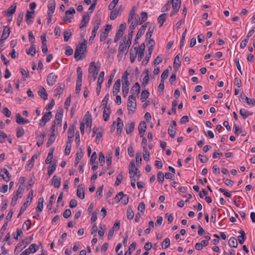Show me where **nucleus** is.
I'll return each instance as SVG.
<instances>
[{"label":"nucleus","instance_id":"f257e3e1","mask_svg":"<svg viewBox=\"0 0 255 255\" xmlns=\"http://www.w3.org/2000/svg\"><path fill=\"white\" fill-rule=\"evenodd\" d=\"M87 49V41L84 40V42L80 45H77L76 47L74 53V58L77 61L80 60L84 58L86 55L84 54V52L86 51Z\"/></svg>","mask_w":255,"mask_h":255},{"label":"nucleus","instance_id":"f03ea898","mask_svg":"<svg viewBox=\"0 0 255 255\" xmlns=\"http://www.w3.org/2000/svg\"><path fill=\"white\" fill-rule=\"evenodd\" d=\"M148 23V22H147L146 23L142 25L141 26L140 28L138 30V31L137 32V33L136 34V35L135 36V39L134 40V44H133L134 46L135 45H136V44H138V40L144 34V33L145 32V29H146V28L147 27V24Z\"/></svg>","mask_w":255,"mask_h":255},{"label":"nucleus","instance_id":"7ed1b4c3","mask_svg":"<svg viewBox=\"0 0 255 255\" xmlns=\"http://www.w3.org/2000/svg\"><path fill=\"white\" fill-rule=\"evenodd\" d=\"M137 172L138 169L135 165L134 161L133 160H131L129 165V173L130 174V177H134L135 175H137Z\"/></svg>","mask_w":255,"mask_h":255},{"label":"nucleus","instance_id":"20e7f679","mask_svg":"<svg viewBox=\"0 0 255 255\" xmlns=\"http://www.w3.org/2000/svg\"><path fill=\"white\" fill-rule=\"evenodd\" d=\"M57 76L53 72L50 73L47 77V83L49 86H53L57 81Z\"/></svg>","mask_w":255,"mask_h":255},{"label":"nucleus","instance_id":"39448f33","mask_svg":"<svg viewBox=\"0 0 255 255\" xmlns=\"http://www.w3.org/2000/svg\"><path fill=\"white\" fill-rule=\"evenodd\" d=\"M16 9V3H14L6 10L2 11V13L6 16H9L14 14Z\"/></svg>","mask_w":255,"mask_h":255},{"label":"nucleus","instance_id":"423d86ee","mask_svg":"<svg viewBox=\"0 0 255 255\" xmlns=\"http://www.w3.org/2000/svg\"><path fill=\"white\" fill-rule=\"evenodd\" d=\"M76 12L74 7H71L69 10H66L65 12V18H63V20L68 21V22H71V18L73 17V14Z\"/></svg>","mask_w":255,"mask_h":255},{"label":"nucleus","instance_id":"0eeeda50","mask_svg":"<svg viewBox=\"0 0 255 255\" xmlns=\"http://www.w3.org/2000/svg\"><path fill=\"white\" fill-rule=\"evenodd\" d=\"M131 43H130V42L127 40V37L126 35L122 38L120 45L122 44V46H123L124 48V52H125L126 54H127L128 51V49L131 45Z\"/></svg>","mask_w":255,"mask_h":255},{"label":"nucleus","instance_id":"6e6552de","mask_svg":"<svg viewBox=\"0 0 255 255\" xmlns=\"http://www.w3.org/2000/svg\"><path fill=\"white\" fill-rule=\"evenodd\" d=\"M241 98L244 102H246L248 105L255 106V99H250L246 96L244 92L241 94Z\"/></svg>","mask_w":255,"mask_h":255},{"label":"nucleus","instance_id":"1a4fd4ad","mask_svg":"<svg viewBox=\"0 0 255 255\" xmlns=\"http://www.w3.org/2000/svg\"><path fill=\"white\" fill-rule=\"evenodd\" d=\"M133 101H135V97L133 95L128 96V108L135 109L136 108V103Z\"/></svg>","mask_w":255,"mask_h":255},{"label":"nucleus","instance_id":"9d476101","mask_svg":"<svg viewBox=\"0 0 255 255\" xmlns=\"http://www.w3.org/2000/svg\"><path fill=\"white\" fill-rule=\"evenodd\" d=\"M90 20V16L88 12H85L83 14L82 19L81 22V24L80 25V28H83L86 26L87 24L88 23Z\"/></svg>","mask_w":255,"mask_h":255},{"label":"nucleus","instance_id":"9b49d317","mask_svg":"<svg viewBox=\"0 0 255 255\" xmlns=\"http://www.w3.org/2000/svg\"><path fill=\"white\" fill-rule=\"evenodd\" d=\"M0 176L6 182H8L10 180V175L6 168H3L0 170Z\"/></svg>","mask_w":255,"mask_h":255},{"label":"nucleus","instance_id":"f8f14e48","mask_svg":"<svg viewBox=\"0 0 255 255\" xmlns=\"http://www.w3.org/2000/svg\"><path fill=\"white\" fill-rule=\"evenodd\" d=\"M55 6L56 3L54 0L49 1L47 5L48 9L47 11L48 16H51V14H53L55 11Z\"/></svg>","mask_w":255,"mask_h":255},{"label":"nucleus","instance_id":"ddd939ff","mask_svg":"<svg viewBox=\"0 0 255 255\" xmlns=\"http://www.w3.org/2000/svg\"><path fill=\"white\" fill-rule=\"evenodd\" d=\"M10 28L7 26H4L2 34L1 36V38L0 39V43H1L2 41H3L4 40H5L8 37L10 34Z\"/></svg>","mask_w":255,"mask_h":255},{"label":"nucleus","instance_id":"4468645a","mask_svg":"<svg viewBox=\"0 0 255 255\" xmlns=\"http://www.w3.org/2000/svg\"><path fill=\"white\" fill-rule=\"evenodd\" d=\"M77 196L81 199L85 198V187L83 184H80L78 186Z\"/></svg>","mask_w":255,"mask_h":255},{"label":"nucleus","instance_id":"2eb2a0df","mask_svg":"<svg viewBox=\"0 0 255 255\" xmlns=\"http://www.w3.org/2000/svg\"><path fill=\"white\" fill-rule=\"evenodd\" d=\"M100 71V67H97L95 62H92L89 65L88 72L91 73H99Z\"/></svg>","mask_w":255,"mask_h":255},{"label":"nucleus","instance_id":"dca6fc26","mask_svg":"<svg viewBox=\"0 0 255 255\" xmlns=\"http://www.w3.org/2000/svg\"><path fill=\"white\" fill-rule=\"evenodd\" d=\"M61 179L60 177L54 175L51 180V184L53 185L55 188H58L61 185Z\"/></svg>","mask_w":255,"mask_h":255},{"label":"nucleus","instance_id":"f3484780","mask_svg":"<svg viewBox=\"0 0 255 255\" xmlns=\"http://www.w3.org/2000/svg\"><path fill=\"white\" fill-rule=\"evenodd\" d=\"M140 91V86L138 82H136L134 85L132 87L131 89V95H133L134 97L138 95Z\"/></svg>","mask_w":255,"mask_h":255},{"label":"nucleus","instance_id":"a211bd4d","mask_svg":"<svg viewBox=\"0 0 255 255\" xmlns=\"http://www.w3.org/2000/svg\"><path fill=\"white\" fill-rule=\"evenodd\" d=\"M139 134L140 137H142L145 132L146 128V125L145 122L142 121L138 125Z\"/></svg>","mask_w":255,"mask_h":255},{"label":"nucleus","instance_id":"6ab92c4d","mask_svg":"<svg viewBox=\"0 0 255 255\" xmlns=\"http://www.w3.org/2000/svg\"><path fill=\"white\" fill-rule=\"evenodd\" d=\"M121 81L120 79H117L113 87V95H116L120 92Z\"/></svg>","mask_w":255,"mask_h":255},{"label":"nucleus","instance_id":"aec40b11","mask_svg":"<svg viewBox=\"0 0 255 255\" xmlns=\"http://www.w3.org/2000/svg\"><path fill=\"white\" fill-rule=\"evenodd\" d=\"M104 108V110L103 111V117L104 120L105 122H107L109 120V117H110V115L111 114V113L110 106L109 105L108 108Z\"/></svg>","mask_w":255,"mask_h":255},{"label":"nucleus","instance_id":"412c9836","mask_svg":"<svg viewBox=\"0 0 255 255\" xmlns=\"http://www.w3.org/2000/svg\"><path fill=\"white\" fill-rule=\"evenodd\" d=\"M38 95L44 100L47 99L48 95L46 90L42 86L40 87V89L38 91Z\"/></svg>","mask_w":255,"mask_h":255},{"label":"nucleus","instance_id":"4be33fe9","mask_svg":"<svg viewBox=\"0 0 255 255\" xmlns=\"http://www.w3.org/2000/svg\"><path fill=\"white\" fill-rule=\"evenodd\" d=\"M52 117V115L51 112L45 113L43 116L41 121L43 123V125H45L47 122L50 120Z\"/></svg>","mask_w":255,"mask_h":255},{"label":"nucleus","instance_id":"5701e85b","mask_svg":"<svg viewBox=\"0 0 255 255\" xmlns=\"http://www.w3.org/2000/svg\"><path fill=\"white\" fill-rule=\"evenodd\" d=\"M117 122L118 123L117 132L118 134L120 135L122 132L123 128L124 127V124L122 120L119 117L117 118Z\"/></svg>","mask_w":255,"mask_h":255},{"label":"nucleus","instance_id":"b1692460","mask_svg":"<svg viewBox=\"0 0 255 255\" xmlns=\"http://www.w3.org/2000/svg\"><path fill=\"white\" fill-rule=\"evenodd\" d=\"M37 157L38 156L37 155H34L32 156L31 158L28 161L26 165V168L27 170H30L32 169V168L33 167V162L35 160V159H36Z\"/></svg>","mask_w":255,"mask_h":255},{"label":"nucleus","instance_id":"393cba45","mask_svg":"<svg viewBox=\"0 0 255 255\" xmlns=\"http://www.w3.org/2000/svg\"><path fill=\"white\" fill-rule=\"evenodd\" d=\"M129 83H123L122 84V92H123V96L124 98H126L128 93L129 91Z\"/></svg>","mask_w":255,"mask_h":255},{"label":"nucleus","instance_id":"a878e982","mask_svg":"<svg viewBox=\"0 0 255 255\" xmlns=\"http://www.w3.org/2000/svg\"><path fill=\"white\" fill-rule=\"evenodd\" d=\"M75 127L73 125L70 126L68 130V139L73 141V137L74 135Z\"/></svg>","mask_w":255,"mask_h":255},{"label":"nucleus","instance_id":"bb28decb","mask_svg":"<svg viewBox=\"0 0 255 255\" xmlns=\"http://www.w3.org/2000/svg\"><path fill=\"white\" fill-rule=\"evenodd\" d=\"M240 114L244 119H246L249 116H251L253 114V112H251L245 109H241L240 111Z\"/></svg>","mask_w":255,"mask_h":255},{"label":"nucleus","instance_id":"cd10ccee","mask_svg":"<svg viewBox=\"0 0 255 255\" xmlns=\"http://www.w3.org/2000/svg\"><path fill=\"white\" fill-rule=\"evenodd\" d=\"M65 88L64 84H61L58 86L56 89L54 90V93L55 95H61L63 93V91Z\"/></svg>","mask_w":255,"mask_h":255},{"label":"nucleus","instance_id":"c85d7f7f","mask_svg":"<svg viewBox=\"0 0 255 255\" xmlns=\"http://www.w3.org/2000/svg\"><path fill=\"white\" fill-rule=\"evenodd\" d=\"M180 54L178 53L175 57L173 62V67L174 69H178L181 65V62L180 61Z\"/></svg>","mask_w":255,"mask_h":255},{"label":"nucleus","instance_id":"c756f323","mask_svg":"<svg viewBox=\"0 0 255 255\" xmlns=\"http://www.w3.org/2000/svg\"><path fill=\"white\" fill-rule=\"evenodd\" d=\"M135 126L134 122H131L130 124H128L126 126V130L127 134H130L134 129Z\"/></svg>","mask_w":255,"mask_h":255},{"label":"nucleus","instance_id":"7c9ffc66","mask_svg":"<svg viewBox=\"0 0 255 255\" xmlns=\"http://www.w3.org/2000/svg\"><path fill=\"white\" fill-rule=\"evenodd\" d=\"M94 20L96 24L94 26L92 31L97 32L101 25V19L100 17H96L94 18Z\"/></svg>","mask_w":255,"mask_h":255},{"label":"nucleus","instance_id":"2f4dec72","mask_svg":"<svg viewBox=\"0 0 255 255\" xmlns=\"http://www.w3.org/2000/svg\"><path fill=\"white\" fill-rule=\"evenodd\" d=\"M147 19V13L145 11H142L140 13V16L139 19V24H141L144 22Z\"/></svg>","mask_w":255,"mask_h":255},{"label":"nucleus","instance_id":"473e14b6","mask_svg":"<svg viewBox=\"0 0 255 255\" xmlns=\"http://www.w3.org/2000/svg\"><path fill=\"white\" fill-rule=\"evenodd\" d=\"M149 95V93L148 90H144L142 91L141 93V98L140 100L142 102H145L146 99L148 98Z\"/></svg>","mask_w":255,"mask_h":255},{"label":"nucleus","instance_id":"72a5a7b5","mask_svg":"<svg viewBox=\"0 0 255 255\" xmlns=\"http://www.w3.org/2000/svg\"><path fill=\"white\" fill-rule=\"evenodd\" d=\"M166 13H162L161 14V15H160L158 18H157V21H158V22L160 24V27H161L163 23H164V22L166 20Z\"/></svg>","mask_w":255,"mask_h":255},{"label":"nucleus","instance_id":"f704fd0d","mask_svg":"<svg viewBox=\"0 0 255 255\" xmlns=\"http://www.w3.org/2000/svg\"><path fill=\"white\" fill-rule=\"evenodd\" d=\"M63 111H60L57 112L55 115V120L58 122V124L61 125L62 119L63 117Z\"/></svg>","mask_w":255,"mask_h":255},{"label":"nucleus","instance_id":"c9c22d12","mask_svg":"<svg viewBox=\"0 0 255 255\" xmlns=\"http://www.w3.org/2000/svg\"><path fill=\"white\" fill-rule=\"evenodd\" d=\"M72 140H67L66 142V146L65 149V154L66 155H69L71 148V143L72 142Z\"/></svg>","mask_w":255,"mask_h":255},{"label":"nucleus","instance_id":"e433bc0d","mask_svg":"<svg viewBox=\"0 0 255 255\" xmlns=\"http://www.w3.org/2000/svg\"><path fill=\"white\" fill-rule=\"evenodd\" d=\"M72 36V32L70 29H66L64 31V40L68 41Z\"/></svg>","mask_w":255,"mask_h":255},{"label":"nucleus","instance_id":"4c0bfd02","mask_svg":"<svg viewBox=\"0 0 255 255\" xmlns=\"http://www.w3.org/2000/svg\"><path fill=\"white\" fill-rule=\"evenodd\" d=\"M83 152L82 151H81L80 152H78L76 153V157L75 162H74V165L75 166H77L78 165L80 160L81 159V158L83 157Z\"/></svg>","mask_w":255,"mask_h":255},{"label":"nucleus","instance_id":"58836bf2","mask_svg":"<svg viewBox=\"0 0 255 255\" xmlns=\"http://www.w3.org/2000/svg\"><path fill=\"white\" fill-rule=\"evenodd\" d=\"M176 128H174L171 126H169L168 129V132L170 136L173 138L175 137L176 131Z\"/></svg>","mask_w":255,"mask_h":255},{"label":"nucleus","instance_id":"ea45409f","mask_svg":"<svg viewBox=\"0 0 255 255\" xmlns=\"http://www.w3.org/2000/svg\"><path fill=\"white\" fill-rule=\"evenodd\" d=\"M29 205V203H28V202H25L23 205L21 207L19 212L17 215V218H19L26 210L27 208Z\"/></svg>","mask_w":255,"mask_h":255},{"label":"nucleus","instance_id":"a19ab883","mask_svg":"<svg viewBox=\"0 0 255 255\" xmlns=\"http://www.w3.org/2000/svg\"><path fill=\"white\" fill-rule=\"evenodd\" d=\"M229 245L232 248H237L238 242L235 237H231L229 241Z\"/></svg>","mask_w":255,"mask_h":255},{"label":"nucleus","instance_id":"79ce46f5","mask_svg":"<svg viewBox=\"0 0 255 255\" xmlns=\"http://www.w3.org/2000/svg\"><path fill=\"white\" fill-rule=\"evenodd\" d=\"M34 13V10L30 11L27 10L26 13V21L27 24L30 25L32 23V21L29 20L30 18H32V14Z\"/></svg>","mask_w":255,"mask_h":255},{"label":"nucleus","instance_id":"37998d69","mask_svg":"<svg viewBox=\"0 0 255 255\" xmlns=\"http://www.w3.org/2000/svg\"><path fill=\"white\" fill-rule=\"evenodd\" d=\"M177 105V102L176 100H174L172 103V109L171 111L168 112V114L171 115L172 114H176V106Z\"/></svg>","mask_w":255,"mask_h":255},{"label":"nucleus","instance_id":"c03bdc74","mask_svg":"<svg viewBox=\"0 0 255 255\" xmlns=\"http://www.w3.org/2000/svg\"><path fill=\"white\" fill-rule=\"evenodd\" d=\"M119 12H120V8H119L118 9L116 8L114 10H112L110 13L111 20H113L117 18Z\"/></svg>","mask_w":255,"mask_h":255},{"label":"nucleus","instance_id":"a18cd8bd","mask_svg":"<svg viewBox=\"0 0 255 255\" xmlns=\"http://www.w3.org/2000/svg\"><path fill=\"white\" fill-rule=\"evenodd\" d=\"M36 53L35 45L32 44L28 50H26V53L27 54H31L32 56H33Z\"/></svg>","mask_w":255,"mask_h":255},{"label":"nucleus","instance_id":"49530a36","mask_svg":"<svg viewBox=\"0 0 255 255\" xmlns=\"http://www.w3.org/2000/svg\"><path fill=\"white\" fill-rule=\"evenodd\" d=\"M45 136V134L44 133L42 134H39L38 136H37L38 138V141H37V145L38 147L41 146L44 140V137Z\"/></svg>","mask_w":255,"mask_h":255},{"label":"nucleus","instance_id":"de8ad7c7","mask_svg":"<svg viewBox=\"0 0 255 255\" xmlns=\"http://www.w3.org/2000/svg\"><path fill=\"white\" fill-rule=\"evenodd\" d=\"M136 56H137V51H133L132 49H131L130 50V51H129V58H130V62L131 63H133L136 58Z\"/></svg>","mask_w":255,"mask_h":255},{"label":"nucleus","instance_id":"09e8293b","mask_svg":"<svg viewBox=\"0 0 255 255\" xmlns=\"http://www.w3.org/2000/svg\"><path fill=\"white\" fill-rule=\"evenodd\" d=\"M123 180V176L122 173H121L118 175L116 178V181L115 183V186H119L122 182Z\"/></svg>","mask_w":255,"mask_h":255},{"label":"nucleus","instance_id":"8fccbe9b","mask_svg":"<svg viewBox=\"0 0 255 255\" xmlns=\"http://www.w3.org/2000/svg\"><path fill=\"white\" fill-rule=\"evenodd\" d=\"M143 156L144 159L148 161L149 160L150 153L148 151H147V148H145V147H143Z\"/></svg>","mask_w":255,"mask_h":255},{"label":"nucleus","instance_id":"3c124183","mask_svg":"<svg viewBox=\"0 0 255 255\" xmlns=\"http://www.w3.org/2000/svg\"><path fill=\"white\" fill-rule=\"evenodd\" d=\"M134 212L130 207H128L127 210V218L128 220H132L134 217Z\"/></svg>","mask_w":255,"mask_h":255},{"label":"nucleus","instance_id":"603ef678","mask_svg":"<svg viewBox=\"0 0 255 255\" xmlns=\"http://www.w3.org/2000/svg\"><path fill=\"white\" fill-rule=\"evenodd\" d=\"M153 31H154V27H153L150 26L148 27V31L146 33V35H145L146 40L151 38V37L152 36V34L153 33Z\"/></svg>","mask_w":255,"mask_h":255},{"label":"nucleus","instance_id":"864d4df0","mask_svg":"<svg viewBox=\"0 0 255 255\" xmlns=\"http://www.w3.org/2000/svg\"><path fill=\"white\" fill-rule=\"evenodd\" d=\"M169 73V70L168 68L164 70L162 74H161L160 81L164 82V81L167 78Z\"/></svg>","mask_w":255,"mask_h":255},{"label":"nucleus","instance_id":"5fc2aeb1","mask_svg":"<svg viewBox=\"0 0 255 255\" xmlns=\"http://www.w3.org/2000/svg\"><path fill=\"white\" fill-rule=\"evenodd\" d=\"M99 161L101 166H103L105 164V157L102 152H100L99 154Z\"/></svg>","mask_w":255,"mask_h":255},{"label":"nucleus","instance_id":"6e6d98bb","mask_svg":"<svg viewBox=\"0 0 255 255\" xmlns=\"http://www.w3.org/2000/svg\"><path fill=\"white\" fill-rule=\"evenodd\" d=\"M24 133V129L21 127H18L16 128V136L19 138L23 135Z\"/></svg>","mask_w":255,"mask_h":255},{"label":"nucleus","instance_id":"4d7b16f0","mask_svg":"<svg viewBox=\"0 0 255 255\" xmlns=\"http://www.w3.org/2000/svg\"><path fill=\"white\" fill-rule=\"evenodd\" d=\"M109 94H107L104 97V99L102 102V106H104V108H108L109 105H108V101L109 99Z\"/></svg>","mask_w":255,"mask_h":255},{"label":"nucleus","instance_id":"13d9d810","mask_svg":"<svg viewBox=\"0 0 255 255\" xmlns=\"http://www.w3.org/2000/svg\"><path fill=\"white\" fill-rule=\"evenodd\" d=\"M56 166L57 165L56 163H54L51 166L49 167L47 172V174L49 176H50L54 172V171L56 170Z\"/></svg>","mask_w":255,"mask_h":255},{"label":"nucleus","instance_id":"bf43d9fd","mask_svg":"<svg viewBox=\"0 0 255 255\" xmlns=\"http://www.w3.org/2000/svg\"><path fill=\"white\" fill-rule=\"evenodd\" d=\"M92 123V116H90L89 117L86 118L87 128H89V132H90L91 129Z\"/></svg>","mask_w":255,"mask_h":255},{"label":"nucleus","instance_id":"052dcab7","mask_svg":"<svg viewBox=\"0 0 255 255\" xmlns=\"http://www.w3.org/2000/svg\"><path fill=\"white\" fill-rule=\"evenodd\" d=\"M27 245H28V241H26V240L24 239L17 245L15 251H16V249L21 248L22 246H24V247H25Z\"/></svg>","mask_w":255,"mask_h":255},{"label":"nucleus","instance_id":"680f3d73","mask_svg":"<svg viewBox=\"0 0 255 255\" xmlns=\"http://www.w3.org/2000/svg\"><path fill=\"white\" fill-rule=\"evenodd\" d=\"M170 239L168 238H167L162 242L161 246L163 249H166L170 246Z\"/></svg>","mask_w":255,"mask_h":255},{"label":"nucleus","instance_id":"e2e57ef3","mask_svg":"<svg viewBox=\"0 0 255 255\" xmlns=\"http://www.w3.org/2000/svg\"><path fill=\"white\" fill-rule=\"evenodd\" d=\"M170 3L172 4V7L180 8L181 0H172Z\"/></svg>","mask_w":255,"mask_h":255},{"label":"nucleus","instance_id":"0e129e2a","mask_svg":"<svg viewBox=\"0 0 255 255\" xmlns=\"http://www.w3.org/2000/svg\"><path fill=\"white\" fill-rule=\"evenodd\" d=\"M34 247H36V244H32L30 245V246L29 247V248L25 250L26 251H28V253L29 254H30L31 253H34L37 251V249H35L34 248Z\"/></svg>","mask_w":255,"mask_h":255},{"label":"nucleus","instance_id":"69168bd1","mask_svg":"<svg viewBox=\"0 0 255 255\" xmlns=\"http://www.w3.org/2000/svg\"><path fill=\"white\" fill-rule=\"evenodd\" d=\"M55 198L54 194H52L50 197V200L47 205V208L49 210H51L52 208L53 201Z\"/></svg>","mask_w":255,"mask_h":255},{"label":"nucleus","instance_id":"338daca9","mask_svg":"<svg viewBox=\"0 0 255 255\" xmlns=\"http://www.w3.org/2000/svg\"><path fill=\"white\" fill-rule=\"evenodd\" d=\"M129 75V73L127 71H126L123 76H122V80H123V83H129L128 80V76Z\"/></svg>","mask_w":255,"mask_h":255},{"label":"nucleus","instance_id":"774afa93","mask_svg":"<svg viewBox=\"0 0 255 255\" xmlns=\"http://www.w3.org/2000/svg\"><path fill=\"white\" fill-rule=\"evenodd\" d=\"M2 113L6 117H9L11 114L9 110L6 107L3 108Z\"/></svg>","mask_w":255,"mask_h":255}]
</instances>
